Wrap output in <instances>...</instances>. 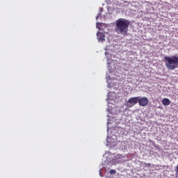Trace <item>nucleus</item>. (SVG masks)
<instances>
[{"mask_svg": "<svg viewBox=\"0 0 178 178\" xmlns=\"http://www.w3.org/2000/svg\"><path fill=\"white\" fill-rule=\"evenodd\" d=\"M130 21L124 18H120L115 22V31L118 34L127 35Z\"/></svg>", "mask_w": 178, "mask_h": 178, "instance_id": "nucleus-1", "label": "nucleus"}, {"mask_svg": "<svg viewBox=\"0 0 178 178\" xmlns=\"http://www.w3.org/2000/svg\"><path fill=\"white\" fill-rule=\"evenodd\" d=\"M164 61L168 70H175L178 67V57L176 56H165L164 57Z\"/></svg>", "mask_w": 178, "mask_h": 178, "instance_id": "nucleus-2", "label": "nucleus"}, {"mask_svg": "<svg viewBox=\"0 0 178 178\" xmlns=\"http://www.w3.org/2000/svg\"><path fill=\"white\" fill-rule=\"evenodd\" d=\"M138 97H131L127 102V106L128 108H131L134 106L136 104H138Z\"/></svg>", "mask_w": 178, "mask_h": 178, "instance_id": "nucleus-3", "label": "nucleus"}, {"mask_svg": "<svg viewBox=\"0 0 178 178\" xmlns=\"http://www.w3.org/2000/svg\"><path fill=\"white\" fill-rule=\"evenodd\" d=\"M138 102L140 106H147L148 105L149 100L148 98L145 97H138Z\"/></svg>", "mask_w": 178, "mask_h": 178, "instance_id": "nucleus-4", "label": "nucleus"}, {"mask_svg": "<svg viewBox=\"0 0 178 178\" xmlns=\"http://www.w3.org/2000/svg\"><path fill=\"white\" fill-rule=\"evenodd\" d=\"M97 35L99 41H105V35L102 32H97Z\"/></svg>", "mask_w": 178, "mask_h": 178, "instance_id": "nucleus-5", "label": "nucleus"}, {"mask_svg": "<svg viewBox=\"0 0 178 178\" xmlns=\"http://www.w3.org/2000/svg\"><path fill=\"white\" fill-rule=\"evenodd\" d=\"M162 104L163 105H165V106H168L170 104V100L168 98H164L162 100Z\"/></svg>", "mask_w": 178, "mask_h": 178, "instance_id": "nucleus-6", "label": "nucleus"}, {"mask_svg": "<svg viewBox=\"0 0 178 178\" xmlns=\"http://www.w3.org/2000/svg\"><path fill=\"white\" fill-rule=\"evenodd\" d=\"M175 176L178 177V165L175 168Z\"/></svg>", "mask_w": 178, "mask_h": 178, "instance_id": "nucleus-7", "label": "nucleus"}, {"mask_svg": "<svg viewBox=\"0 0 178 178\" xmlns=\"http://www.w3.org/2000/svg\"><path fill=\"white\" fill-rule=\"evenodd\" d=\"M110 173H111V175H115V174L116 173V170H110Z\"/></svg>", "mask_w": 178, "mask_h": 178, "instance_id": "nucleus-8", "label": "nucleus"}, {"mask_svg": "<svg viewBox=\"0 0 178 178\" xmlns=\"http://www.w3.org/2000/svg\"><path fill=\"white\" fill-rule=\"evenodd\" d=\"M98 17H99V16L97 17V18H96V19H98Z\"/></svg>", "mask_w": 178, "mask_h": 178, "instance_id": "nucleus-9", "label": "nucleus"}]
</instances>
